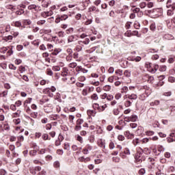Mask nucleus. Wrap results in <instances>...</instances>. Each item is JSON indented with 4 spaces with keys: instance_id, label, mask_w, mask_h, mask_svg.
Wrapping results in <instances>:
<instances>
[{
    "instance_id": "obj_1",
    "label": "nucleus",
    "mask_w": 175,
    "mask_h": 175,
    "mask_svg": "<svg viewBox=\"0 0 175 175\" xmlns=\"http://www.w3.org/2000/svg\"><path fill=\"white\" fill-rule=\"evenodd\" d=\"M141 92H144L145 95H147L148 96L151 94V90H150V88L148 86H144L140 89Z\"/></svg>"
},
{
    "instance_id": "obj_2",
    "label": "nucleus",
    "mask_w": 175,
    "mask_h": 175,
    "mask_svg": "<svg viewBox=\"0 0 175 175\" xmlns=\"http://www.w3.org/2000/svg\"><path fill=\"white\" fill-rule=\"evenodd\" d=\"M125 99H129L131 100H132V102H133V100H136V99H137V94H126L125 96Z\"/></svg>"
},
{
    "instance_id": "obj_3",
    "label": "nucleus",
    "mask_w": 175,
    "mask_h": 175,
    "mask_svg": "<svg viewBox=\"0 0 175 175\" xmlns=\"http://www.w3.org/2000/svg\"><path fill=\"white\" fill-rule=\"evenodd\" d=\"M41 170L42 167L39 166L30 167V172L31 174H36V172H40Z\"/></svg>"
},
{
    "instance_id": "obj_4",
    "label": "nucleus",
    "mask_w": 175,
    "mask_h": 175,
    "mask_svg": "<svg viewBox=\"0 0 175 175\" xmlns=\"http://www.w3.org/2000/svg\"><path fill=\"white\" fill-rule=\"evenodd\" d=\"M29 10H35V12H39L40 10V6L35 4H31L28 6Z\"/></svg>"
},
{
    "instance_id": "obj_5",
    "label": "nucleus",
    "mask_w": 175,
    "mask_h": 175,
    "mask_svg": "<svg viewBox=\"0 0 175 175\" xmlns=\"http://www.w3.org/2000/svg\"><path fill=\"white\" fill-rule=\"evenodd\" d=\"M87 114L89 117V120H91V117H95L96 114V111L89 109L87 111Z\"/></svg>"
},
{
    "instance_id": "obj_6",
    "label": "nucleus",
    "mask_w": 175,
    "mask_h": 175,
    "mask_svg": "<svg viewBox=\"0 0 175 175\" xmlns=\"http://www.w3.org/2000/svg\"><path fill=\"white\" fill-rule=\"evenodd\" d=\"M124 135L126 136V137H127V139H133V137H135V135H133V133H131L129 131H126V132H124Z\"/></svg>"
},
{
    "instance_id": "obj_7",
    "label": "nucleus",
    "mask_w": 175,
    "mask_h": 175,
    "mask_svg": "<svg viewBox=\"0 0 175 175\" xmlns=\"http://www.w3.org/2000/svg\"><path fill=\"white\" fill-rule=\"evenodd\" d=\"M132 103H133V101L129 100V98H126V100L124 102V106L126 107H129L132 106Z\"/></svg>"
},
{
    "instance_id": "obj_8",
    "label": "nucleus",
    "mask_w": 175,
    "mask_h": 175,
    "mask_svg": "<svg viewBox=\"0 0 175 175\" xmlns=\"http://www.w3.org/2000/svg\"><path fill=\"white\" fill-rule=\"evenodd\" d=\"M135 162L137 163H142L143 162V160L142 159V157L140 156V153L137 154L135 156Z\"/></svg>"
},
{
    "instance_id": "obj_9",
    "label": "nucleus",
    "mask_w": 175,
    "mask_h": 175,
    "mask_svg": "<svg viewBox=\"0 0 175 175\" xmlns=\"http://www.w3.org/2000/svg\"><path fill=\"white\" fill-rule=\"evenodd\" d=\"M49 4H50V1L49 0H43L42 2V6L43 8H49Z\"/></svg>"
},
{
    "instance_id": "obj_10",
    "label": "nucleus",
    "mask_w": 175,
    "mask_h": 175,
    "mask_svg": "<svg viewBox=\"0 0 175 175\" xmlns=\"http://www.w3.org/2000/svg\"><path fill=\"white\" fill-rule=\"evenodd\" d=\"M2 39L5 42H9L13 40V36H3Z\"/></svg>"
},
{
    "instance_id": "obj_11",
    "label": "nucleus",
    "mask_w": 175,
    "mask_h": 175,
    "mask_svg": "<svg viewBox=\"0 0 175 175\" xmlns=\"http://www.w3.org/2000/svg\"><path fill=\"white\" fill-rule=\"evenodd\" d=\"M164 39H166L167 40H173L174 37L172 34H165L164 36Z\"/></svg>"
},
{
    "instance_id": "obj_12",
    "label": "nucleus",
    "mask_w": 175,
    "mask_h": 175,
    "mask_svg": "<svg viewBox=\"0 0 175 175\" xmlns=\"http://www.w3.org/2000/svg\"><path fill=\"white\" fill-rule=\"evenodd\" d=\"M12 27H16L17 28H20L22 24L20 21H15L12 23Z\"/></svg>"
},
{
    "instance_id": "obj_13",
    "label": "nucleus",
    "mask_w": 175,
    "mask_h": 175,
    "mask_svg": "<svg viewBox=\"0 0 175 175\" xmlns=\"http://www.w3.org/2000/svg\"><path fill=\"white\" fill-rule=\"evenodd\" d=\"M62 50L61 49H55L51 53L52 55H58Z\"/></svg>"
},
{
    "instance_id": "obj_14",
    "label": "nucleus",
    "mask_w": 175,
    "mask_h": 175,
    "mask_svg": "<svg viewBox=\"0 0 175 175\" xmlns=\"http://www.w3.org/2000/svg\"><path fill=\"white\" fill-rule=\"evenodd\" d=\"M148 97L147 95H146L144 92H142L139 96V99L140 100H146V98Z\"/></svg>"
},
{
    "instance_id": "obj_15",
    "label": "nucleus",
    "mask_w": 175,
    "mask_h": 175,
    "mask_svg": "<svg viewBox=\"0 0 175 175\" xmlns=\"http://www.w3.org/2000/svg\"><path fill=\"white\" fill-rule=\"evenodd\" d=\"M103 90L106 92L111 91V86L109 85H105L103 86Z\"/></svg>"
},
{
    "instance_id": "obj_16",
    "label": "nucleus",
    "mask_w": 175,
    "mask_h": 175,
    "mask_svg": "<svg viewBox=\"0 0 175 175\" xmlns=\"http://www.w3.org/2000/svg\"><path fill=\"white\" fill-rule=\"evenodd\" d=\"M90 98L92 100H98V99H99V97L96 93L92 94Z\"/></svg>"
},
{
    "instance_id": "obj_17",
    "label": "nucleus",
    "mask_w": 175,
    "mask_h": 175,
    "mask_svg": "<svg viewBox=\"0 0 175 175\" xmlns=\"http://www.w3.org/2000/svg\"><path fill=\"white\" fill-rule=\"evenodd\" d=\"M166 8L167 9H170V8H173V3H172V0H167L166 3Z\"/></svg>"
},
{
    "instance_id": "obj_18",
    "label": "nucleus",
    "mask_w": 175,
    "mask_h": 175,
    "mask_svg": "<svg viewBox=\"0 0 175 175\" xmlns=\"http://www.w3.org/2000/svg\"><path fill=\"white\" fill-rule=\"evenodd\" d=\"M50 83V81L42 79L40 81V85H46V84H49Z\"/></svg>"
},
{
    "instance_id": "obj_19",
    "label": "nucleus",
    "mask_w": 175,
    "mask_h": 175,
    "mask_svg": "<svg viewBox=\"0 0 175 175\" xmlns=\"http://www.w3.org/2000/svg\"><path fill=\"white\" fill-rule=\"evenodd\" d=\"M79 44H81V43H83V44H88L90 43V38H85L83 41H79Z\"/></svg>"
},
{
    "instance_id": "obj_20",
    "label": "nucleus",
    "mask_w": 175,
    "mask_h": 175,
    "mask_svg": "<svg viewBox=\"0 0 175 175\" xmlns=\"http://www.w3.org/2000/svg\"><path fill=\"white\" fill-rule=\"evenodd\" d=\"M81 94L83 95V96H87V95H88V89L87 88L83 89L81 92Z\"/></svg>"
},
{
    "instance_id": "obj_21",
    "label": "nucleus",
    "mask_w": 175,
    "mask_h": 175,
    "mask_svg": "<svg viewBox=\"0 0 175 175\" xmlns=\"http://www.w3.org/2000/svg\"><path fill=\"white\" fill-rule=\"evenodd\" d=\"M137 120V116L136 115H133L130 116V121L132 122H135Z\"/></svg>"
},
{
    "instance_id": "obj_22",
    "label": "nucleus",
    "mask_w": 175,
    "mask_h": 175,
    "mask_svg": "<svg viewBox=\"0 0 175 175\" xmlns=\"http://www.w3.org/2000/svg\"><path fill=\"white\" fill-rule=\"evenodd\" d=\"M44 24H46V20H40L37 22V25H44Z\"/></svg>"
},
{
    "instance_id": "obj_23",
    "label": "nucleus",
    "mask_w": 175,
    "mask_h": 175,
    "mask_svg": "<svg viewBox=\"0 0 175 175\" xmlns=\"http://www.w3.org/2000/svg\"><path fill=\"white\" fill-rule=\"evenodd\" d=\"M72 42H75V36H70L68 38V43H72Z\"/></svg>"
},
{
    "instance_id": "obj_24",
    "label": "nucleus",
    "mask_w": 175,
    "mask_h": 175,
    "mask_svg": "<svg viewBox=\"0 0 175 175\" xmlns=\"http://www.w3.org/2000/svg\"><path fill=\"white\" fill-rule=\"evenodd\" d=\"M113 114L114 116H118L120 114V109L118 108H115L113 110Z\"/></svg>"
},
{
    "instance_id": "obj_25",
    "label": "nucleus",
    "mask_w": 175,
    "mask_h": 175,
    "mask_svg": "<svg viewBox=\"0 0 175 175\" xmlns=\"http://www.w3.org/2000/svg\"><path fill=\"white\" fill-rule=\"evenodd\" d=\"M124 76H125V77H131V71L126 70L124 72Z\"/></svg>"
},
{
    "instance_id": "obj_26",
    "label": "nucleus",
    "mask_w": 175,
    "mask_h": 175,
    "mask_svg": "<svg viewBox=\"0 0 175 175\" xmlns=\"http://www.w3.org/2000/svg\"><path fill=\"white\" fill-rule=\"evenodd\" d=\"M129 90L128 89V87L124 86V87L122 88L121 92H122V94H126V92H128Z\"/></svg>"
},
{
    "instance_id": "obj_27",
    "label": "nucleus",
    "mask_w": 175,
    "mask_h": 175,
    "mask_svg": "<svg viewBox=\"0 0 175 175\" xmlns=\"http://www.w3.org/2000/svg\"><path fill=\"white\" fill-rule=\"evenodd\" d=\"M73 31H74V29L72 27H70L66 30V33H67L68 35L70 33H73Z\"/></svg>"
},
{
    "instance_id": "obj_28",
    "label": "nucleus",
    "mask_w": 175,
    "mask_h": 175,
    "mask_svg": "<svg viewBox=\"0 0 175 175\" xmlns=\"http://www.w3.org/2000/svg\"><path fill=\"white\" fill-rule=\"evenodd\" d=\"M114 99V96L113 94H107V100L111 101Z\"/></svg>"
},
{
    "instance_id": "obj_29",
    "label": "nucleus",
    "mask_w": 175,
    "mask_h": 175,
    "mask_svg": "<svg viewBox=\"0 0 175 175\" xmlns=\"http://www.w3.org/2000/svg\"><path fill=\"white\" fill-rule=\"evenodd\" d=\"M59 17L60 18L61 21H65V20H67L68 16L66 14H64V15H62Z\"/></svg>"
},
{
    "instance_id": "obj_30",
    "label": "nucleus",
    "mask_w": 175,
    "mask_h": 175,
    "mask_svg": "<svg viewBox=\"0 0 175 175\" xmlns=\"http://www.w3.org/2000/svg\"><path fill=\"white\" fill-rule=\"evenodd\" d=\"M68 66H69V68H77V63H76V62L70 63V64H68Z\"/></svg>"
},
{
    "instance_id": "obj_31",
    "label": "nucleus",
    "mask_w": 175,
    "mask_h": 175,
    "mask_svg": "<svg viewBox=\"0 0 175 175\" xmlns=\"http://www.w3.org/2000/svg\"><path fill=\"white\" fill-rule=\"evenodd\" d=\"M53 70H54L55 72H59V70H61V68L59 67V66H54L52 68Z\"/></svg>"
},
{
    "instance_id": "obj_32",
    "label": "nucleus",
    "mask_w": 175,
    "mask_h": 175,
    "mask_svg": "<svg viewBox=\"0 0 175 175\" xmlns=\"http://www.w3.org/2000/svg\"><path fill=\"white\" fill-rule=\"evenodd\" d=\"M16 14H17V16H21V14H24V10L21 9L19 10H17L16 12Z\"/></svg>"
},
{
    "instance_id": "obj_33",
    "label": "nucleus",
    "mask_w": 175,
    "mask_h": 175,
    "mask_svg": "<svg viewBox=\"0 0 175 175\" xmlns=\"http://www.w3.org/2000/svg\"><path fill=\"white\" fill-rule=\"evenodd\" d=\"M167 27L170 29H172L173 28V23L170 22V21H167Z\"/></svg>"
},
{
    "instance_id": "obj_34",
    "label": "nucleus",
    "mask_w": 175,
    "mask_h": 175,
    "mask_svg": "<svg viewBox=\"0 0 175 175\" xmlns=\"http://www.w3.org/2000/svg\"><path fill=\"white\" fill-rule=\"evenodd\" d=\"M115 73L116 75H118V76H122V75H124V73L122 72V70H120V69L116 70Z\"/></svg>"
},
{
    "instance_id": "obj_35",
    "label": "nucleus",
    "mask_w": 175,
    "mask_h": 175,
    "mask_svg": "<svg viewBox=\"0 0 175 175\" xmlns=\"http://www.w3.org/2000/svg\"><path fill=\"white\" fill-rule=\"evenodd\" d=\"M159 105V100H156L154 102L150 103V106H158Z\"/></svg>"
},
{
    "instance_id": "obj_36",
    "label": "nucleus",
    "mask_w": 175,
    "mask_h": 175,
    "mask_svg": "<svg viewBox=\"0 0 175 175\" xmlns=\"http://www.w3.org/2000/svg\"><path fill=\"white\" fill-rule=\"evenodd\" d=\"M150 28L151 31H154L155 29H157V26L155 25V23H152L150 25Z\"/></svg>"
},
{
    "instance_id": "obj_37",
    "label": "nucleus",
    "mask_w": 175,
    "mask_h": 175,
    "mask_svg": "<svg viewBox=\"0 0 175 175\" xmlns=\"http://www.w3.org/2000/svg\"><path fill=\"white\" fill-rule=\"evenodd\" d=\"M118 139L120 142H124V140H125V137H124V135H120L118 136Z\"/></svg>"
},
{
    "instance_id": "obj_38",
    "label": "nucleus",
    "mask_w": 175,
    "mask_h": 175,
    "mask_svg": "<svg viewBox=\"0 0 175 175\" xmlns=\"http://www.w3.org/2000/svg\"><path fill=\"white\" fill-rule=\"evenodd\" d=\"M138 173L140 175L146 174V170L144 168H142L139 170Z\"/></svg>"
},
{
    "instance_id": "obj_39",
    "label": "nucleus",
    "mask_w": 175,
    "mask_h": 175,
    "mask_svg": "<svg viewBox=\"0 0 175 175\" xmlns=\"http://www.w3.org/2000/svg\"><path fill=\"white\" fill-rule=\"evenodd\" d=\"M146 6H147V3L146 2H142L139 3V8L141 9H144V8H146Z\"/></svg>"
},
{
    "instance_id": "obj_40",
    "label": "nucleus",
    "mask_w": 175,
    "mask_h": 175,
    "mask_svg": "<svg viewBox=\"0 0 175 175\" xmlns=\"http://www.w3.org/2000/svg\"><path fill=\"white\" fill-rule=\"evenodd\" d=\"M57 36H59V38H64L65 36V32L64 31H59L57 33Z\"/></svg>"
},
{
    "instance_id": "obj_41",
    "label": "nucleus",
    "mask_w": 175,
    "mask_h": 175,
    "mask_svg": "<svg viewBox=\"0 0 175 175\" xmlns=\"http://www.w3.org/2000/svg\"><path fill=\"white\" fill-rule=\"evenodd\" d=\"M76 85H77V87H79V88H83V87H84L85 84L80 83V82H77Z\"/></svg>"
},
{
    "instance_id": "obj_42",
    "label": "nucleus",
    "mask_w": 175,
    "mask_h": 175,
    "mask_svg": "<svg viewBox=\"0 0 175 175\" xmlns=\"http://www.w3.org/2000/svg\"><path fill=\"white\" fill-rule=\"evenodd\" d=\"M124 152L126 155H131V150H129V148H128L124 149Z\"/></svg>"
},
{
    "instance_id": "obj_43",
    "label": "nucleus",
    "mask_w": 175,
    "mask_h": 175,
    "mask_svg": "<svg viewBox=\"0 0 175 175\" xmlns=\"http://www.w3.org/2000/svg\"><path fill=\"white\" fill-rule=\"evenodd\" d=\"M85 80H86V78L84 76H81L78 78V81L83 82V81H85Z\"/></svg>"
},
{
    "instance_id": "obj_44",
    "label": "nucleus",
    "mask_w": 175,
    "mask_h": 175,
    "mask_svg": "<svg viewBox=\"0 0 175 175\" xmlns=\"http://www.w3.org/2000/svg\"><path fill=\"white\" fill-rule=\"evenodd\" d=\"M134 27L135 29H139L140 28V23L139 22H135L134 23Z\"/></svg>"
},
{
    "instance_id": "obj_45",
    "label": "nucleus",
    "mask_w": 175,
    "mask_h": 175,
    "mask_svg": "<svg viewBox=\"0 0 175 175\" xmlns=\"http://www.w3.org/2000/svg\"><path fill=\"white\" fill-rule=\"evenodd\" d=\"M83 122H84V120H83V119H78L77 120V125L81 126V124H83Z\"/></svg>"
},
{
    "instance_id": "obj_46",
    "label": "nucleus",
    "mask_w": 175,
    "mask_h": 175,
    "mask_svg": "<svg viewBox=\"0 0 175 175\" xmlns=\"http://www.w3.org/2000/svg\"><path fill=\"white\" fill-rule=\"evenodd\" d=\"M13 121L15 125H18V124L21 122V120L20 118L14 119Z\"/></svg>"
},
{
    "instance_id": "obj_47",
    "label": "nucleus",
    "mask_w": 175,
    "mask_h": 175,
    "mask_svg": "<svg viewBox=\"0 0 175 175\" xmlns=\"http://www.w3.org/2000/svg\"><path fill=\"white\" fill-rule=\"evenodd\" d=\"M37 152H38L36 150H33L29 152V154L31 155V157H35V155H36Z\"/></svg>"
},
{
    "instance_id": "obj_48",
    "label": "nucleus",
    "mask_w": 175,
    "mask_h": 175,
    "mask_svg": "<svg viewBox=\"0 0 175 175\" xmlns=\"http://www.w3.org/2000/svg\"><path fill=\"white\" fill-rule=\"evenodd\" d=\"M174 14V12H173L172 10H168L167 11V16H173Z\"/></svg>"
},
{
    "instance_id": "obj_49",
    "label": "nucleus",
    "mask_w": 175,
    "mask_h": 175,
    "mask_svg": "<svg viewBox=\"0 0 175 175\" xmlns=\"http://www.w3.org/2000/svg\"><path fill=\"white\" fill-rule=\"evenodd\" d=\"M40 50H42L43 51H46V50H47V48L46 47V46L42 44L40 46Z\"/></svg>"
},
{
    "instance_id": "obj_50",
    "label": "nucleus",
    "mask_w": 175,
    "mask_h": 175,
    "mask_svg": "<svg viewBox=\"0 0 175 175\" xmlns=\"http://www.w3.org/2000/svg\"><path fill=\"white\" fill-rule=\"evenodd\" d=\"M141 142L143 144H146V143H148V142H150V139L144 138L143 139L141 140Z\"/></svg>"
},
{
    "instance_id": "obj_51",
    "label": "nucleus",
    "mask_w": 175,
    "mask_h": 175,
    "mask_svg": "<svg viewBox=\"0 0 175 175\" xmlns=\"http://www.w3.org/2000/svg\"><path fill=\"white\" fill-rule=\"evenodd\" d=\"M31 117L32 118H38V112H33L31 113Z\"/></svg>"
},
{
    "instance_id": "obj_52",
    "label": "nucleus",
    "mask_w": 175,
    "mask_h": 175,
    "mask_svg": "<svg viewBox=\"0 0 175 175\" xmlns=\"http://www.w3.org/2000/svg\"><path fill=\"white\" fill-rule=\"evenodd\" d=\"M122 96V95L120 93H118L116 94L115 96V99H116L117 100H118V99H121V97Z\"/></svg>"
},
{
    "instance_id": "obj_53",
    "label": "nucleus",
    "mask_w": 175,
    "mask_h": 175,
    "mask_svg": "<svg viewBox=\"0 0 175 175\" xmlns=\"http://www.w3.org/2000/svg\"><path fill=\"white\" fill-rule=\"evenodd\" d=\"M15 105H16V107H20V106H21V105H23V103L21 102V100H18L15 103Z\"/></svg>"
},
{
    "instance_id": "obj_54",
    "label": "nucleus",
    "mask_w": 175,
    "mask_h": 175,
    "mask_svg": "<svg viewBox=\"0 0 175 175\" xmlns=\"http://www.w3.org/2000/svg\"><path fill=\"white\" fill-rule=\"evenodd\" d=\"M11 34L12 35V36H14V38H17V36H18V31H12Z\"/></svg>"
},
{
    "instance_id": "obj_55",
    "label": "nucleus",
    "mask_w": 175,
    "mask_h": 175,
    "mask_svg": "<svg viewBox=\"0 0 175 175\" xmlns=\"http://www.w3.org/2000/svg\"><path fill=\"white\" fill-rule=\"evenodd\" d=\"M168 81H170V83H174L175 77H169Z\"/></svg>"
},
{
    "instance_id": "obj_56",
    "label": "nucleus",
    "mask_w": 175,
    "mask_h": 175,
    "mask_svg": "<svg viewBox=\"0 0 175 175\" xmlns=\"http://www.w3.org/2000/svg\"><path fill=\"white\" fill-rule=\"evenodd\" d=\"M109 147L110 150H113L114 147L116 146H114V143L113 142H111L109 143Z\"/></svg>"
},
{
    "instance_id": "obj_57",
    "label": "nucleus",
    "mask_w": 175,
    "mask_h": 175,
    "mask_svg": "<svg viewBox=\"0 0 175 175\" xmlns=\"http://www.w3.org/2000/svg\"><path fill=\"white\" fill-rule=\"evenodd\" d=\"M159 70L160 72H166V66H161Z\"/></svg>"
},
{
    "instance_id": "obj_58",
    "label": "nucleus",
    "mask_w": 175,
    "mask_h": 175,
    "mask_svg": "<svg viewBox=\"0 0 175 175\" xmlns=\"http://www.w3.org/2000/svg\"><path fill=\"white\" fill-rule=\"evenodd\" d=\"M43 94H49L50 92V88H46L42 90Z\"/></svg>"
},
{
    "instance_id": "obj_59",
    "label": "nucleus",
    "mask_w": 175,
    "mask_h": 175,
    "mask_svg": "<svg viewBox=\"0 0 175 175\" xmlns=\"http://www.w3.org/2000/svg\"><path fill=\"white\" fill-rule=\"evenodd\" d=\"M114 79H116V77H114V76L109 77L108 78V81L109 83H113V81H114Z\"/></svg>"
},
{
    "instance_id": "obj_60",
    "label": "nucleus",
    "mask_w": 175,
    "mask_h": 175,
    "mask_svg": "<svg viewBox=\"0 0 175 175\" xmlns=\"http://www.w3.org/2000/svg\"><path fill=\"white\" fill-rule=\"evenodd\" d=\"M113 128L114 127L112 125H108L107 126V131H108V132H110V131H113Z\"/></svg>"
},
{
    "instance_id": "obj_61",
    "label": "nucleus",
    "mask_w": 175,
    "mask_h": 175,
    "mask_svg": "<svg viewBox=\"0 0 175 175\" xmlns=\"http://www.w3.org/2000/svg\"><path fill=\"white\" fill-rule=\"evenodd\" d=\"M41 122L42 124H47V122H49V119H47V118H44L41 120Z\"/></svg>"
},
{
    "instance_id": "obj_62",
    "label": "nucleus",
    "mask_w": 175,
    "mask_h": 175,
    "mask_svg": "<svg viewBox=\"0 0 175 175\" xmlns=\"http://www.w3.org/2000/svg\"><path fill=\"white\" fill-rule=\"evenodd\" d=\"M133 144H134V146H137V144H139V139L136 138L135 139H133Z\"/></svg>"
},
{
    "instance_id": "obj_63",
    "label": "nucleus",
    "mask_w": 175,
    "mask_h": 175,
    "mask_svg": "<svg viewBox=\"0 0 175 175\" xmlns=\"http://www.w3.org/2000/svg\"><path fill=\"white\" fill-rule=\"evenodd\" d=\"M77 140L79 142V143H83V137L80 135H77Z\"/></svg>"
},
{
    "instance_id": "obj_64",
    "label": "nucleus",
    "mask_w": 175,
    "mask_h": 175,
    "mask_svg": "<svg viewBox=\"0 0 175 175\" xmlns=\"http://www.w3.org/2000/svg\"><path fill=\"white\" fill-rule=\"evenodd\" d=\"M7 9H10V10H12V12L13 10H16V8H14V6L10 5H7Z\"/></svg>"
}]
</instances>
